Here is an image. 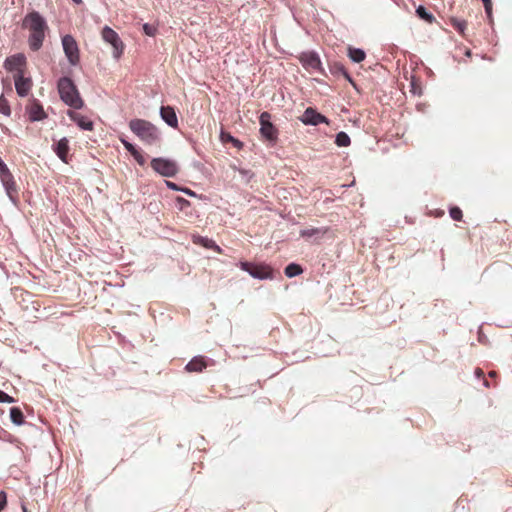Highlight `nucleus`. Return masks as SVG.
<instances>
[{
    "instance_id": "nucleus-1",
    "label": "nucleus",
    "mask_w": 512,
    "mask_h": 512,
    "mask_svg": "<svg viewBox=\"0 0 512 512\" xmlns=\"http://www.w3.org/2000/svg\"><path fill=\"white\" fill-rule=\"evenodd\" d=\"M22 28L29 31V48L32 51L40 50L49 31L46 19L38 11H31L23 18Z\"/></svg>"
},
{
    "instance_id": "nucleus-2",
    "label": "nucleus",
    "mask_w": 512,
    "mask_h": 512,
    "mask_svg": "<svg viewBox=\"0 0 512 512\" xmlns=\"http://www.w3.org/2000/svg\"><path fill=\"white\" fill-rule=\"evenodd\" d=\"M130 130L145 144L154 145L159 142L161 134L159 129L144 119H132L129 122Z\"/></svg>"
},
{
    "instance_id": "nucleus-3",
    "label": "nucleus",
    "mask_w": 512,
    "mask_h": 512,
    "mask_svg": "<svg viewBox=\"0 0 512 512\" xmlns=\"http://www.w3.org/2000/svg\"><path fill=\"white\" fill-rule=\"evenodd\" d=\"M57 87L60 98L66 105L74 109H81L83 107V100L81 99L75 84L70 78H60Z\"/></svg>"
},
{
    "instance_id": "nucleus-4",
    "label": "nucleus",
    "mask_w": 512,
    "mask_h": 512,
    "mask_svg": "<svg viewBox=\"0 0 512 512\" xmlns=\"http://www.w3.org/2000/svg\"><path fill=\"white\" fill-rule=\"evenodd\" d=\"M151 167L154 171L164 177H174L179 171L175 161L162 157L153 158L151 161Z\"/></svg>"
},
{
    "instance_id": "nucleus-5",
    "label": "nucleus",
    "mask_w": 512,
    "mask_h": 512,
    "mask_svg": "<svg viewBox=\"0 0 512 512\" xmlns=\"http://www.w3.org/2000/svg\"><path fill=\"white\" fill-rule=\"evenodd\" d=\"M240 268L247 272L251 277L259 280L272 279L273 270L268 265H255L249 262L241 261Z\"/></svg>"
},
{
    "instance_id": "nucleus-6",
    "label": "nucleus",
    "mask_w": 512,
    "mask_h": 512,
    "mask_svg": "<svg viewBox=\"0 0 512 512\" xmlns=\"http://www.w3.org/2000/svg\"><path fill=\"white\" fill-rule=\"evenodd\" d=\"M102 39L110 44L113 48V57L118 59L123 54L124 44L120 39L119 35L111 29L109 26H105L102 29Z\"/></svg>"
},
{
    "instance_id": "nucleus-7",
    "label": "nucleus",
    "mask_w": 512,
    "mask_h": 512,
    "mask_svg": "<svg viewBox=\"0 0 512 512\" xmlns=\"http://www.w3.org/2000/svg\"><path fill=\"white\" fill-rule=\"evenodd\" d=\"M62 47L67 57L68 62L72 66H76L80 61L79 48L76 40L71 35L62 37Z\"/></svg>"
},
{
    "instance_id": "nucleus-8",
    "label": "nucleus",
    "mask_w": 512,
    "mask_h": 512,
    "mask_svg": "<svg viewBox=\"0 0 512 512\" xmlns=\"http://www.w3.org/2000/svg\"><path fill=\"white\" fill-rule=\"evenodd\" d=\"M299 61L306 70L319 73L324 72L320 57L314 51L302 52L299 56Z\"/></svg>"
},
{
    "instance_id": "nucleus-9",
    "label": "nucleus",
    "mask_w": 512,
    "mask_h": 512,
    "mask_svg": "<svg viewBox=\"0 0 512 512\" xmlns=\"http://www.w3.org/2000/svg\"><path fill=\"white\" fill-rule=\"evenodd\" d=\"M0 180L6 191L7 196L13 204L17 203V189L16 184L14 182L13 175L11 174L9 168L0 171Z\"/></svg>"
},
{
    "instance_id": "nucleus-10",
    "label": "nucleus",
    "mask_w": 512,
    "mask_h": 512,
    "mask_svg": "<svg viewBox=\"0 0 512 512\" xmlns=\"http://www.w3.org/2000/svg\"><path fill=\"white\" fill-rule=\"evenodd\" d=\"M26 65V57L22 53L14 54L7 57L4 61V68L9 72H14V75L25 74L24 68Z\"/></svg>"
},
{
    "instance_id": "nucleus-11",
    "label": "nucleus",
    "mask_w": 512,
    "mask_h": 512,
    "mask_svg": "<svg viewBox=\"0 0 512 512\" xmlns=\"http://www.w3.org/2000/svg\"><path fill=\"white\" fill-rule=\"evenodd\" d=\"M259 121L261 135L269 141H275L277 139V130L271 123V115L268 112H263L260 115Z\"/></svg>"
},
{
    "instance_id": "nucleus-12",
    "label": "nucleus",
    "mask_w": 512,
    "mask_h": 512,
    "mask_svg": "<svg viewBox=\"0 0 512 512\" xmlns=\"http://www.w3.org/2000/svg\"><path fill=\"white\" fill-rule=\"evenodd\" d=\"M301 122L305 125L317 126L321 123L328 124L329 120L322 114L318 113L315 109L308 107L300 118Z\"/></svg>"
},
{
    "instance_id": "nucleus-13",
    "label": "nucleus",
    "mask_w": 512,
    "mask_h": 512,
    "mask_svg": "<svg viewBox=\"0 0 512 512\" xmlns=\"http://www.w3.org/2000/svg\"><path fill=\"white\" fill-rule=\"evenodd\" d=\"M26 113L31 122L41 121L47 117L42 105L35 99L26 107Z\"/></svg>"
},
{
    "instance_id": "nucleus-14",
    "label": "nucleus",
    "mask_w": 512,
    "mask_h": 512,
    "mask_svg": "<svg viewBox=\"0 0 512 512\" xmlns=\"http://www.w3.org/2000/svg\"><path fill=\"white\" fill-rule=\"evenodd\" d=\"M14 84L17 94L20 97H25L32 87V80L25 77L24 74L14 75Z\"/></svg>"
},
{
    "instance_id": "nucleus-15",
    "label": "nucleus",
    "mask_w": 512,
    "mask_h": 512,
    "mask_svg": "<svg viewBox=\"0 0 512 512\" xmlns=\"http://www.w3.org/2000/svg\"><path fill=\"white\" fill-rule=\"evenodd\" d=\"M160 117L168 126L177 128L178 118L173 107L162 106L160 108Z\"/></svg>"
},
{
    "instance_id": "nucleus-16",
    "label": "nucleus",
    "mask_w": 512,
    "mask_h": 512,
    "mask_svg": "<svg viewBox=\"0 0 512 512\" xmlns=\"http://www.w3.org/2000/svg\"><path fill=\"white\" fill-rule=\"evenodd\" d=\"M67 115L81 129L86 130V131H91L93 129V122L91 120H89L87 117H85L77 112H74V111H68Z\"/></svg>"
},
{
    "instance_id": "nucleus-17",
    "label": "nucleus",
    "mask_w": 512,
    "mask_h": 512,
    "mask_svg": "<svg viewBox=\"0 0 512 512\" xmlns=\"http://www.w3.org/2000/svg\"><path fill=\"white\" fill-rule=\"evenodd\" d=\"M56 155L64 162L67 163L69 152V140L66 137L61 138L53 147Z\"/></svg>"
},
{
    "instance_id": "nucleus-18",
    "label": "nucleus",
    "mask_w": 512,
    "mask_h": 512,
    "mask_svg": "<svg viewBox=\"0 0 512 512\" xmlns=\"http://www.w3.org/2000/svg\"><path fill=\"white\" fill-rule=\"evenodd\" d=\"M206 360L202 356H195L192 360H190L186 365V370L189 372H201L204 368H206Z\"/></svg>"
},
{
    "instance_id": "nucleus-19",
    "label": "nucleus",
    "mask_w": 512,
    "mask_h": 512,
    "mask_svg": "<svg viewBox=\"0 0 512 512\" xmlns=\"http://www.w3.org/2000/svg\"><path fill=\"white\" fill-rule=\"evenodd\" d=\"M325 228H308L300 231V235L304 238L322 237L326 233Z\"/></svg>"
},
{
    "instance_id": "nucleus-20",
    "label": "nucleus",
    "mask_w": 512,
    "mask_h": 512,
    "mask_svg": "<svg viewBox=\"0 0 512 512\" xmlns=\"http://www.w3.org/2000/svg\"><path fill=\"white\" fill-rule=\"evenodd\" d=\"M349 58L355 62L360 63L365 59V52L360 48H349L348 50Z\"/></svg>"
},
{
    "instance_id": "nucleus-21",
    "label": "nucleus",
    "mask_w": 512,
    "mask_h": 512,
    "mask_svg": "<svg viewBox=\"0 0 512 512\" xmlns=\"http://www.w3.org/2000/svg\"><path fill=\"white\" fill-rule=\"evenodd\" d=\"M194 242L200 243L201 245H203L206 248L215 249L217 252L221 251L220 247L212 239H209L207 237H201V236L195 237Z\"/></svg>"
},
{
    "instance_id": "nucleus-22",
    "label": "nucleus",
    "mask_w": 512,
    "mask_h": 512,
    "mask_svg": "<svg viewBox=\"0 0 512 512\" xmlns=\"http://www.w3.org/2000/svg\"><path fill=\"white\" fill-rule=\"evenodd\" d=\"M10 419L15 425L18 426L24 423L23 413L18 407H12L10 409Z\"/></svg>"
},
{
    "instance_id": "nucleus-23",
    "label": "nucleus",
    "mask_w": 512,
    "mask_h": 512,
    "mask_svg": "<svg viewBox=\"0 0 512 512\" xmlns=\"http://www.w3.org/2000/svg\"><path fill=\"white\" fill-rule=\"evenodd\" d=\"M220 139L222 142L226 143V142H230L233 144L234 147L238 148V149H241L243 147V143L236 139L235 137H233L231 134L229 133H226L224 131H221L220 133Z\"/></svg>"
},
{
    "instance_id": "nucleus-24",
    "label": "nucleus",
    "mask_w": 512,
    "mask_h": 512,
    "mask_svg": "<svg viewBox=\"0 0 512 512\" xmlns=\"http://www.w3.org/2000/svg\"><path fill=\"white\" fill-rule=\"evenodd\" d=\"M302 272H303L302 268L300 267V265H298L296 263H290L285 268V275L288 278H292V277L298 276Z\"/></svg>"
},
{
    "instance_id": "nucleus-25",
    "label": "nucleus",
    "mask_w": 512,
    "mask_h": 512,
    "mask_svg": "<svg viewBox=\"0 0 512 512\" xmlns=\"http://www.w3.org/2000/svg\"><path fill=\"white\" fill-rule=\"evenodd\" d=\"M350 137L347 133L341 131L339 133H337L336 135V138H335V143L337 144V146L339 147H347L350 145Z\"/></svg>"
},
{
    "instance_id": "nucleus-26",
    "label": "nucleus",
    "mask_w": 512,
    "mask_h": 512,
    "mask_svg": "<svg viewBox=\"0 0 512 512\" xmlns=\"http://www.w3.org/2000/svg\"><path fill=\"white\" fill-rule=\"evenodd\" d=\"M417 15L424 20L432 21L433 15L429 13L424 6H419L416 9Z\"/></svg>"
},
{
    "instance_id": "nucleus-27",
    "label": "nucleus",
    "mask_w": 512,
    "mask_h": 512,
    "mask_svg": "<svg viewBox=\"0 0 512 512\" xmlns=\"http://www.w3.org/2000/svg\"><path fill=\"white\" fill-rule=\"evenodd\" d=\"M0 113L7 116L11 113L8 102L3 96L0 97Z\"/></svg>"
},
{
    "instance_id": "nucleus-28",
    "label": "nucleus",
    "mask_w": 512,
    "mask_h": 512,
    "mask_svg": "<svg viewBox=\"0 0 512 512\" xmlns=\"http://www.w3.org/2000/svg\"><path fill=\"white\" fill-rule=\"evenodd\" d=\"M234 169H236L239 174L241 175L242 179L245 181V182H249L250 179L252 178L253 174L250 170H246V169H242V168H236L234 167Z\"/></svg>"
},
{
    "instance_id": "nucleus-29",
    "label": "nucleus",
    "mask_w": 512,
    "mask_h": 512,
    "mask_svg": "<svg viewBox=\"0 0 512 512\" xmlns=\"http://www.w3.org/2000/svg\"><path fill=\"white\" fill-rule=\"evenodd\" d=\"M449 212L453 220L460 221L462 219V211L460 208L452 207Z\"/></svg>"
},
{
    "instance_id": "nucleus-30",
    "label": "nucleus",
    "mask_w": 512,
    "mask_h": 512,
    "mask_svg": "<svg viewBox=\"0 0 512 512\" xmlns=\"http://www.w3.org/2000/svg\"><path fill=\"white\" fill-rule=\"evenodd\" d=\"M143 31L147 36H154L156 34V27L152 24L145 23L143 25Z\"/></svg>"
},
{
    "instance_id": "nucleus-31",
    "label": "nucleus",
    "mask_w": 512,
    "mask_h": 512,
    "mask_svg": "<svg viewBox=\"0 0 512 512\" xmlns=\"http://www.w3.org/2000/svg\"><path fill=\"white\" fill-rule=\"evenodd\" d=\"M452 25L454 28H456L460 33H464V30H465V27H466V22L465 21H461V20H457V19H453L452 20Z\"/></svg>"
},
{
    "instance_id": "nucleus-32",
    "label": "nucleus",
    "mask_w": 512,
    "mask_h": 512,
    "mask_svg": "<svg viewBox=\"0 0 512 512\" xmlns=\"http://www.w3.org/2000/svg\"><path fill=\"white\" fill-rule=\"evenodd\" d=\"M120 141L121 143L123 144V146L125 147V149L130 153L132 154L133 152H135V150L137 149L132 143H130L129 141H127L125 138L121 137L120 138Z\"/></svg>"
},
{
    "instance_id": "nucleus-33",
    "label": "nucleus",
    "mask_w": 512,
    "mask_h": 512,
    "mask_svg": "<svg viewBox=\"0 0 512 512\" xmlns=\"http://www.w3.org/2000/svg\"><path fill=\"white\" fill-rule=\"evenodd\" d=\"M131 155L139 165L143 166L145 164L146 160L138 149H136L135 152H133Z\"/></svg>"
},
{
    "instance_id": "nucleus-34",
    "label": "nucleus",
    "mask_w": 512,
    "mask_h": 512,
    "mask_svg": "<svg viewBox=\"0 0 512 512\" xmlns=\"http://www.w3.org/2000/svg\"><path fill=\"white\" fill-rule=\"evenodd\" d=\"M15 399L7 393L0 390V403H14Z\"/></svg>"
},
{
    "instance_id": "nucleus-35",
    "label": "nucleus",
    "mask_w": 512,
    "mask_h": 512,
    "mask_svg": "<svg viewBox=\"0 0 512 512\" xmlns=\"http://www.w3.org/2000/svg\"><path fill=\"white\" fill-rule=\"evenodd\" d=\"M7 504V495L4 491H0V510H3Z\"/></svg>"
},
{
    "instance_id": "nucleus-36",
    "label": "nucleus",
    "mask_w": 512,
    "mask_h": 512,
    "mask_svg": "<svg viewBox=\"0 0 512 512\" xmlns=\"http://www.w3.org/2000/svg\"><path fill=\"white\" fill-rule=\"evenodd\" d=\"M166 185L168 188H170L171 190H174V191H181V188L175 184L174 182H171V181H166Z\"/></svg>"
},
{
    "instance_id": "nucleus-37",
    "label": "nucleus",
    "mask_w": 512,
    "mask_h": 512,
    "mask_svg": "<svg viewBox=\"0 0 512 512\" xmlns=\"http://www.w3.org/2000/svg\"><path fill=\"white\" fill-rule=\"evenodd\" d=\"M181 191L189 196L196 197V193L188 188H181Z\"/></svg>"
},
{
    "instance_id": "nucleus-38",
    "label": "nucleus",
    "mask_w": 512,
    "mask_h": 512,
    "mask_svg": "<svg viewBox=\"0 0 512 512\" xmlns=\"http://www.w3.org/2000/svg\"><path fill=\"white\" fill-rule=\"evenodd\" d=\"M484 7H485V11L488 14V16H491V13H492V3L490 2V3L484 4Z\"/></svg>"
},
{
    "instance_id": "nucleus-39",
    "label": "nucleus",
    "mask_w": 512,
    "mask_h": 512,
    "mask_svg": "<svg viewBox=\"0 0 512 512\" xmlns=\"http://www.w3.org/2000/svg\"><path fill=\"white\" fill-rule=\"evenodd\" d=\"M178 201L181 204V208H184V206L189 205V202L183 198H178Z\"/></svg>"
},
{
    "instance_id": "nucleus-40",
    "label": "nucleus",
    "mask_w": 512,
    "mask_h": 512,
    "mask_svg": "<svg viewBox=\"0 0 512 512\" xmlns=\"http://www.w3.org/2000/svg\"><path fill=\"white\" fill-rule=\"evenodd\" d=\"M475 376H476L477 378L482 377V376H483V371H482L480 368H477V369L475 370Z\"/></svg>"
},
{
    "instance_id": "nucleus-41",
    "label": "nucleus",
    "mask_w": 512,
    "mask_h": 512,
    "mask_svg": "<svg viewBox=\"0 0 512 512\" xmlns=\"http://www.w3.org/2000/svg\"><path fill=\"white\" fill-rule=\"evenodd\" d=\"M483 385H484L485 387H489V386H490V384H489V382H488L487 380H484V381H483Z\"/></svg>"
},
{
    "instance_id": "nucleus-42",
    "label": "nucleus",
    "mask_w": 512,
    "mask_h": 512,
    "mask_svg": "<svg viewBox=\"0 0 512 512\" xmlns=\"http://www.w3.org/2000/svg\"><path fill=\"white\" fill-rule=\"evenodd\" d=\"M495 375H496V372H495V371H491V372H489V376H490V377H494Z\"/></svg>"
},
{
    "instance_id": "nucleus-43",
    "label": "nucleus",
    "mask_w": 512,
    "mask_h": 512,
    "mask_svg": "<svg viewBox=\"0 0 512 512\" xmlns=\"http://www.w3.org/2000/svg\"><path fill=\"white\" fill-rule=\"evenodd\" d=\"M22 510H23V512H28L27 508H26V506L24 504H22Z\"/></svg>"
},
{
    "instance_id": "nucleus-44",
    "label": "nucleus",
    "mask_w": 512,
    "mask_h": 512,
    "mask_svg": "<svg viewBox=\"0 0 512 512\" xmlns=\"http://www.w3.org/2000/svg\"><path fill=\"white\" fill-rule=\"evenodd\" d=\"M74 3L76 4H80L82 2V0H72Z\"/></svg>"
},
{
    "instance_id": "nucleus-45",
    "label": "nucleus",
    "mask_w": 512,
    "mask_h": 512,
    "mask_svg": "<svg viewBox=\"0 0 512 512\" xmlns=\"http://www.w3.org/2000/svg\"><path fill=\"white\" fill-rule=\"evenodd\" d=\"M483 4H487V3H490L491 0H482Z\"/></svg>"
},
{
    "instance_id": "nucleus-46",
    "label": "nucleus",
    "mask_w": 512,
    "mask_h": 512,
    "mask_svg": "<svg viewBox=\"0 0 512 512\" xmlns=\"http://www.w3.org/2000/svg\"><path fill=\"white\" fill-rule=\"evenodd\" d=\"M345 75H346L347 79H348L349 81H351V78H350L349 74L345 73Z\"/></svg>"
}]
</instances>
